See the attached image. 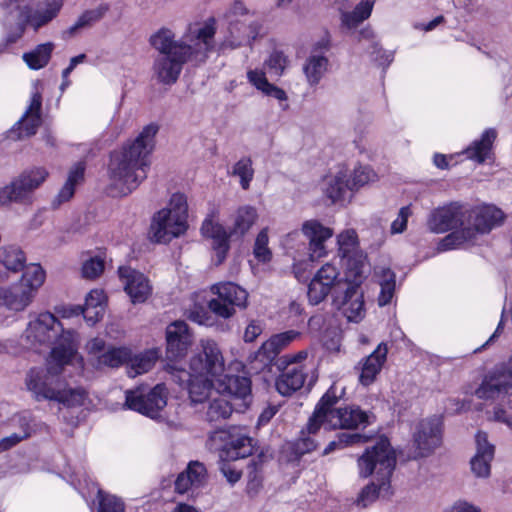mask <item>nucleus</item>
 <instances>
[{
    "label": "nucleus",
    "instance_id": "1",
    "mask_svg": "<svg viewBox=\"0 0 512 512\" xmlns=\"http://www.w3.org/2000/svg\"><path fill=\"white\" fill-rule=\"evenodd\" d=\"M216 22L209 18L190 23L184 34L176 38L167 27L158 29L150 36L151 46L159 53L153 64L156 79L165 85L174 84L185 63L203 64L215 49Z\"/></svg>",
    "mask_w": 512,
    "mask_h": 512
},
{
    "label": "nucleus",
    "instance_id": "2",
    "mask_svg": "<svg viewBox=\"0 0 512 512\" xmlns=\"http://www.w3.org/2000/svg\"><path fill=\"white\" fill-rule=\"evenodd\" d=\"M66 366L81 369L83 358L73 346L66 349L62 346H54L46 360V369L31 368L26 373L27 391L36 401H55L66 407L82 405L86 399L85 391L81 388H70L58 378Z\"/></svg>",
    "mask_w": 512,
    "mask_h": 512
},
{
    "label": "nucleus",
    "instance_id": "3",
    "mask_svg": "<svg viewBox=\"0 0 512 512\" xmlns=\"http://www.w3.org/2000/svg\"><path fill=\"white\" fill-rule=\"evenodd\" d=\"M157 132L158 126L151 123L143 128L134 141L111 154L109 175L110 192L113 196L129 195L147 177V156L154 147Z\"/></svg>",
    "mask_w": 512,
    "mask_h": 512
},
{
    "label": "nucleus",
    "instance_id": "4",
    "mask_svg": "<svg viewBox=\"0 0 512 512\" xmlns=\"http://www.w3.org/2000/svg\"><path fill=\"white\" fill-rule=\"evenodd\" d=\"M337 401L336 386L332 385L316 405L314 413L307 423L306 431H301V436L295 443L296 453H309L317 447V442L312 436L322 426L327 430H350L365 428L373 423L374 415L372 413L355 405L334 408Z\"/></svg>",
    "mask_w": 512,
    "mask_h": 512
},
{
    "label": "nucleus",
    "instance_id": "5",
    "mask_svg": "<svg viewBox=\"0 0 512 512\" xmlns=\"http://www.w3.org/2000/svg\"><path fill=\"white\" fill-rule=\"evenodd\" d=\"M203 354L190 360V370L168 365L173 379L180 385L186 384L193 404L203 403L214 395V383L220 381L224 372V359L218 345L210 339L202 340Z\"/></svg>",
    "mask_w": 512,
    "mask_h": 512
},
{
    "label": "nucleus",
    "instance_id": "6",
    "mask_svg": "<svg viewBox=\"0 0 512 512\" xmlns=\"http://www.w3.org/2000/svg\"><path fill=\"white\" fill-rule=\"evenodd\" d=\"M396 466V455L390 441L381 437L374 445L367 447L357 458V470L360 478L372 480L362 488L355 504L366 508L379 496L390 494V483Z\"/></svg>",
    "mask_w": 512,
    "mask_h": 512
},
{
    "label": "nucleus",
    "instance_id": "7",
    "mask_svg": "<svg viewBox=\"0 0 512 512\" xmlns=\"http://www.w3.org/2000/svg\"><path fill=\"white\" fill-rule=\"evenodd\" d=\"M63 0H40L33 8L29 0H3L0 4L9 16L4 21L5 36L0 52L18 42L29 26L35 32L55 19L63 7Z\"/></svg>",
    "mask_w": 512,
    "mask_h": 512
},
{
    "label": "nucleus",
    "instance_id": "8",
    "mask_svg": "<svg viewBox=\"0 0 512 512\" xmlns=\"http://www.w3.org/2000/svg\"><path fill=\"white\" fill-rule=\"evenodd\" d=\"M465 228L462 232L446 235L438 244L439 251H448L470 245L478 233H488L504 220V213L494 205L465 204Z\"/></svg>",
    "mask_w": 512,
    "mask_h": 512
},
{
    "label": "nucleus",
    "instance_id": "9",
    "mask_svg": "<svg viewBox=\"0 0 512 512\" xmlns=\"http://www.w3.org/2000/svg\"><path fill=\"white\" fill-rule=\"evenodd\" d=\"M23 340L26 348L34 351H41L55 343V346H62L65 349L73 346L78 352L76 332L64 329L62 323L50 312L30 316L23 333Z\"/></svg>",
    "mask_w": 512,
    "mask_h": 512
},
{
    "label": "nucleus",
    "instance_id": "10",
    "mask_svg": "<svg viewBox=\"0 0 512 512\" xmlns=\"http://www.w3.org/2000/svg\"><path fill=\"white\" fill-rule=\"evenodd\" d=\"M187 229V197L183 193L176 192L171 195L167 205L152 216L149 238L154 243L167 244L184 235Z\"/></svg>",
    "mask_w": 512,
    "mask_h": 512
},
{
    "label": "nucleus",
    "instance_id": "11",
    "mask_svg": "<svg viewBox=\"0 0 512 512\" xmlns=\"http://www.w3.org/2000/svg\"><path fill=\"white\" fill-rule=\"evenodd\" d=\"M226 20L227 31L218 45L220 53L250 45L252 41L262 35L261 18L256 13L247 10L242 2L234 4L232 10L226 15Z\"/></svg>",
    "mask_w": 512,
    "mask_h": 512
},
{
    "label": "nucleus",
    "instance_id": "12",
    "mask_svg": "<svg viewBox=\"0 0 512 512\" xmlns=\"http://www.w3.org/2000/svg\"><path fill=\"white\" fill-rule=\"evenodd\" d=\"M307 356V351L302 350L278 359L277 366L281 369V373L275 380V388L279 394L290 396L303 387L307 378V369L302 361Z\"/></svg>",
    "mask_w": 512,
    "mask_h": 512
},
{
    "label": "nucleus",
    "instance_id": "13",
    "mask_svg": "<svg viewBox=\"0 0 512 512\" xmlns=\"http://www.w3.org/2000/svg\"><path fill=\"white\" fill-rule=\"evenodd\" d=\"M349 283L343 280L340 270L332 263L324 264L314 274L308 285L307 297L312 305H318L326 299L329 294L332 297L341 294Z\"/></svg>",
    "mask_w": 512,
    "mask_h": 512
},
{
    "label": "nucleus",
    "instance_id": "14",
    "mask_svg": "<svg viewBox=\"0 0 512 512\" xmlns=\"http://www.w3.org/2000/svg\"><path fill=\"white\" fill-rule=\"evenodd\" d=\"M216 298L208 302V307L215 315L227 319L235 314L236 308H245L248 293L233 282H223L211 287Z\"/></svg>",
    "mask_w": 512,
    "mask_h": 512
},
{
    "label": "nucleus",
    "instance_id": "15",
    "mask_svg": "<svg viewBox=\"0 0 512 512\" xmlns=\"http://www.w3.org/2000/svg\"><path fill=\"white\" fill-rule=\"evenodd\" d=\"M512 390V351L506 360L498 363L483 377L475 396L481 400H494Z\"/></svg>",
    "mask_w": 512,
    "mask_h": 512
},
{
    "label": "nucleus",
    "instance_id": "16",
    "mask_svg": "<svg viewBox=\"0 0 512 512\" xmlns=\"http://www.w3.org/2000/svg\"><path fill=\"white\" fill-rule=\"evenodd\" d=\"M167 398L168 390L165 384L161 383L149 391L144 387L127 391L125 404L129 409L154 419L167 405Z\"/></svg>",
    "mask_w": 512,
    "mask_h": 512
},
{
    "label": "nucleus",
    "instance_id": "17",
    "mask_svg": "<svg viewBox=\"0 0 512 512\" xmlns=\"http://www.w3.org/2000/svg\"><path fill=\"white\" fill-rule=\"evenodd\" d=\"M465 204L450 202L438 206L428 214L427 229L435 234H443L448 231L462 232L465 228Z\"/></svg>",
    "mask_w": 512,
    "mask_h": 512
},
{
    "label": "nucleus",
    "instance_id": "18",
    "mask_svg": "<svg viewBox=\"0 0 512 512\" xmlns=\"http://www.w3.org/2000/svg\"><path fill=\"white\" fill-rule=\"evenodd\" d=\"M442 439L441 422L438 418L420 421L413 435L415 450L413 458L426 457L440 444Z\"/></svg>",
    "mask_w": 512,
    "mask_h": 512
},
{
    "label": "nucleus",
    "instance_id": "19",
    "mask_svg": "<svg viewBox=\"0 0 512 512\" xmlns=\"http://www.w3.org/2000/svg\"><path fill=\"white\" fill-rule=\"evenodd\" d=\"M218 211L213 210L203 221L201 233L204 237L212 240V248L215 253L216 264L223 263L230 249L229 239L235 238L230 234V229L217 221Z\"/></svg>",
    "mask_w": 512,
    "mask_h": 512
},
{
    "label": "nucleus",
    "instance_id": "20",
    "mask_svg": "<svg viewBox=\"0 0 512 512\" xmlns=\"http://www.w3.org/2000/svg\"><path fill=\"white\" fill-rule=\"evenodd\" d=\"M193 336L184 321H174L166 328V355L170 361L186 356Z\"/></svg>",
    "mask_w": 512,
    "mask_h": 512
},
{
    "label": "nucleus",
    "instance_id": "21",
    "mask_svg": "<svg viewBox=\"0 0 512 512\" xmlns=\"http://www.w3.org/2000/svg\"><path fill=\"white\" fill-rule=\"evenodd\" d=\"M301 232L309 241L308 249L311 261L318 260L327 255L325 243L333 236V229L324 226L316 219H310L303 222Z\"/></svg>",
    "mask_w": 512,
    "mask_h": 512
},
{
    "label": "nucleus",
    "instance_id": "22",
    "mask_svg": "<svg viewBox=\"0 0 512 512\" xmlns=\"http://www.w3.org/2000/svg\"><path fill=\"white\" fill-rule=\"evenodd\" d=\"M119 278L133 304L145 302L152 293L149 279L130 267H119Z\"/></svg>",
    "mask_w": 512,
    "mask_h": 512
},
{
    "label": "nucleus",
    "instance_id": "23",
    "mask_svg": "<svg viewBox=\"0 0 512 512\" xmlns=\"http://www.w3.org/2000/svg\"><path fill=\"white\" fill-rule=\"evenodd\" d=\"M41 106V94L39 92L33 93L30 105L25 114L21 117L20 120H18V122L9 132V137L11 139H21L23 137L32 136L36 133L38 127L41 124Z\"/></svg>",
    "mask_w": 512,
    "mask_h": 512
},
{
    "label": "nucleus",
    "instance_id": "24",
    "mask_svg": "<svg viewBox=\"0 0 512 512\" xmlns=\"http://www.w3.org/2000/svg\"><path fill=\"white\" fill-rule=\"evenodd\" d=\"M333 305L349 322L357 323L364 317L363 296L353 285H349L341 294L334 296Z\"/></svg>",
    "mask_w": 512,
    "mask_h": 512
},
{
    "label": "nucleus",
    "instance_id": "25",
    "mask_svg": "<svg viewBox=\"0 0 512 512\" xmlns=\"http://www.w3.org/2000/svg\"><path fill=\"white\" fill-rule=\"evenodd\" d=\"M375 2L376 0H360L352 10H348L349 1L342 0L338 7L340 27L348 31L356 29L365 20L370 18Z\"/></svg>",
    "mask_w": 512,
    "mask_h": 512
},
{
    "label": "nucleus",
    "instance_id": "26",
    "mask_svg": "<svg viewBox=\"0 0 512 512\" xmlns=\"http://www.w3.org/2000/svg\"><path fill=\"white\" fill-rule=\"evenodd\" d=\"M475 440L476 454L470 461L471 471L478 478H487L490 475L495 448L494 445L488 442L485 432L479 431Z\"/></svg>",
    "mask_w": 512,
    "mask_h": 512
},
{
    "label": "nucleus",
    "instance_id": "27",
    "mask_svg": "<svg viewBox=\"0 0 512 512\" xmlns=\"http://www.w3.org/2000/svg\"><path fill=\"white\" fill-rule=\"evenodd\" d=\"M320 186L332 203L344 200L347 192L350 191L348 169L345 166H339L335 172L323 177Z\"/></svg>",
    "mask_w": 512,
    "mask_h": 512
},
{
    "label": "nucleus",
    "instance_id": "28",
    "mask_svg": "<svg viewBox=\"0 0 512 512\" xmlns=\"http://www.w3.org/2000/svg\"><path fill=\"white\" fill-rule=\"evenodd\" d=\"M35 295L19 283L0 287V305L12 312H23L33 302Z\"/></svg>",
    "mask_w": 512,
    "mask_h": 512
},
{
    "label": "nucleus",
    "instance_id": "29",
    "mask_svg": "<svg viewBox=\"0 0 512 512\" xmlns=\"http://www.w3.org/2000/svg\"><path fill=\"white\" fill-rule=\"evenodd\" d=\"M387 344L381 342L377 348L360 362L359 382L364 386L371 385L380 373L387 359Z\"/></svg>",
    "mask_w": 512,
    "mask_h": 512
},
{
    "label": "nucleus",
    "instance_id": "30",
    "mask_svg": "<svg viewBox=\"0 0 512 512\" xmlns=\"http://www.w3.org/2000/svg\"><path fill=\"white\" fill-rule=\"evenodd\" d=\"M206 480V469L200 462H190L187 469L180 473L175 481V490L185 494L201 487Z\"/></svg>",
    "mask_w": 512,
    "mask_h": 512
},
{
    "label": "nucleus",
    "instance_id": "31",
    "mask_svg": "<svg viewBox=\"0 0 512 512\" xmlns=\"http://www.w3.org/2000/svg\"><path fill=\"white\" fill-rule=\"evenodd\" d=\"M258 219V213L255 207L251 205H241L230 215V234L236 239L244 237Z\"/></svg>",
    "mask_w": 512,
    "mask_h": 512
},
{
    "label": "nucleus",
    "instance_id": "32",
    "mask_svg": "<svg viewBox=\"0 0 512 512\" xmlns=\"http://www.w3.org/2000/svg\"><path fill=\"white\" fill-rule=\"evenodd\" d=\"M496 137V130L494 128H488L482 133L481 137L473 141L462 154H464L467 159L481 164L490 157Z\"/></svg>",
    "mask_w": 512,
    "mask_h": 512
},
{
    "label": "nucleus",
    "instance_id": "33",
    "mask_svg": "<svg viewBox=\"0 0 512 512\" xmlns=\"http://www.w3.org/2000/svg\"><path fill=\"white\" fill-rule=\"evenodd\" d=\"M300 337L301 333L296 330H288L275 334L261 345L259 353L265 358L272 360Z\"/></svg>",
    "mask_w": 512,
    "mask_h": 512
},
{
    "label": "nucleus",
    "instance_id": "34",
    "mask_svg": "<svg viewBox=\"0 0 512 512\" xmlns=\"http://www.w3.org/2000/svg\"><path fill=\"white\" fill-rule=\"evenodd\" d=\"M342 259H346L345 277L343 280L347 281L349 285L358 288L369 272L366 254L364 252L356 253Z\"/></svg>",
    "mask_w": 512,
    "mask_h": 512
},
{
    "label": "nucleus",
    "instance_id": "35",
    "mask_svg": "<svg viewBox=\"0 0 512 512\" xmlns=\"http://www.w3.org/2000/svg\"><path fill=\"white\" fill-rule=\"evenodd\" d=\"M252 452V439L241 434L230 437L220 452V458L222 461H235L250 456Z\"/></svg>",
    "mask_w": 512,
    "mask_h": 512
},
{
    "label": "nucleus",
    "instance_id": "36",
    "mask_svg": "<svg viewBox=\"0 0 512 512\" xmlns=\"http://www.w3.org/2000/svg\"><path fill=\"white\" fill-rule=\"evenodd\" d=\"M209 399L210 402L206 412V420L208 422L217 424L231 416L233 407L227 394L217 388V391Z\"/></svg>",
    "mask_w": 512,
    "mask_h": 512
},
{
    "label": "nucleus",
    "instance_id": "37",
    "mask_svg": "<svg viewBox=\"0 0 512 512\" xmlns=\"http://www.w3.org/2000/svg\"><path fill=\"white\" fill-rule=\"evenodd\" d=\"M84 172V162H77L71 167L66 182L52 202L54 208L59 207L61 204L69 201L73 197L76 186L84 179Z\"/></svg>",
    "mask_w": 512,
    "mask_h": 512
},
{
    "label": "nucleus",
    "instance_id": "38",
    "mask_svg": "<svg viewBox=\"0 0 512 512\" xmlns=\"http://www.w3.org/2000/svg\"><path fill=\"white\" fill-rule=\"evenodd\" d=\"M374 277L377 284L380 286L378 295L379 306L389 304L395 293L396 288V275L389 267H377L374 271Z\"/></svg>",
    "mask_w": 512,
    "mask_h": 512
},
{
    "label": "nucleus",
    "instance_id": "39",
    "mask_svg": "<svg viewBox=\"0 0 512 512\" xmlns=\"http://www.w3.org/2000/svg\"><path fill=\"white\" fill-rule=\"evenodd\" d=\"M221 392L236 398H240L243 401L251 394V381L247 377L222 375L220 381H218Z\"/></svg>",
    "mask_w": 512,
    "mask_h": 512
},
{
    "label": "nucleus",
    "instance_id": "40",
    "mask_svg": "<svg viewBox=\"0 0 512 512\" xmlns=\"http://www.w3.org/2000/svg\"><path fill=\"white\" fill-rule=\"evenodd\" d=\"M0 264L13 273L22 271L26 264L25 253L17 245L2 246L0 247Z\"/></svg>",
    "mask_w": 512,
    "mask_h": 512
},
{
    "label": "nucleus",
    "instance_id": "41",
    "mask_svg": "<svg viewBox=\"0 0 512 512\" xmlns=\"http://www.w3.org/2000/svg\"><path fill=\"white\" fill-rule=\"evenodd\" d=\"M328 59L324 55L312 54L303 65V73L310 86H316L327 71Z\"/></svg>",
    "mask_w": 512,
    "mask_h": 512
},
{
    "label": "nucleus",
    "instance_id": "42",
    "mask_svg": "<svg viewBox=\"0 0 512 512\" xmlns=\"http://www.w3.org/2000/svg\"><path fill=\"white\" fill-rule=\"evenodd\" d=\"M53 50L52 42L39 44L33 50L24 53L22 59L30 69L39 70L49 63Z\"/></svg>",
    "mask_w": 512,
    "mask_h": 512
},
{
    "label": "nucleus",
    "instance_id": "43",
    "mask_svg": "<svg viewBox=\"0 0 512 512\" xmlns=\"http://www.w3.org/2000/svg\"><path fill=\"white\" fill-rule=\"evenodd\" d=\"M24 272L18 282L36 296L39 288L44 284L46 273L40 264L25 265Z\"/></svg>",
    "mask_w": 512,
    "mask_h": 512
},
{
    "label": "nucleus",
    "instance_id": "44",
    "mask_svg": "<svg viewBox=\"0 0 512 512\" xmlns=\"http://www.w3.org/2000/svg\"><path fill=\"white\" fill-rule=\"evenodd\" d=\"M159 356L158 349H149L133 357L130 356L128 359L130 361L129 375L135 377L148 372L153 368Z\"/></svg>",
    "mask_w": 512,
    "mask_h": 512
},
{
    "label": "nucleus",
    "instance_id": "45",
    "mask_svg": "<svg viewBox=\"0 0 512 512\" xmlns=\"http://www.w3.org/2000/svg\"><path fill=\"white\" fill-rule=\"evenodd\" d=\"M130 358V350L125 347H110L97 356L94 362L96 368H116L124 364Z\"/></svg>",
    "mask_w": 512,
    "mask_h": 512
},
{
    "label": "nucleus",
    "instance_id": "46",
    "mask_svg": "<svg viewBox=\"0 0 512 512\" xmlns=\"http://www.w3.org/2000/svg\"><path fill=\"white\" fill-rule=\"evenodd\" d=\"M338 253L341 258L363 253L359 248L358 235L354 229H346L337 235Z\"/></svg>",
    "mask_w": 512,
    "mask_h": 512
},
{
    "label": "nucleus",
    "instance_id": "47",
    "mask_svg": "<svg viewBox=\"0 0 512 512\" xmlns=\"http://www.w3.org/2000/svg\"><path fill=\"white\" fill-rule=\"evenodd\" d=\"M109 7L107 4H101L98 7L83 12L76 22L69 27L67 33L69 36L74 35L78 30L88 27L91 24L99 21L108 11Z\"/></svg>",
    "mask_w": 512,
    "mask_h": 512
},
{
    "label": "nucleus",
    "instance_id": "48",
    "mask_svg": "<svg viewBox=\"0 0 512 512\" xmlns=\"http://www.w3.org/2000/svg\"><path fill=\"white\" fill-rule=\"evenodd\" d=\"M369 440V437L359 433H339L335 440L331 441L323 451V454L327 455L337 449H343L348 446L355 444L365 443Z\"/></svg>",
    "mask_w": 512,
    "mask_h": 512
},
{
    "label": "nucleus",
    "instance_id": "49",
    "mask_svg": "<svg viewBox=\"0 0 512 512\" xmlns=\"http://www.w3.org/2000/svg\"><path fill=\"white\" fill-rule=\"evenodd\" d=\"M231 174L240 179V186L243 190L249 189L254 177L252 160L249 157H242L233 165Z\"/></svg>",
    "mask_w": 512,
    "mask_h": 512
},
{
    "label": "nucleus",
    "instance_id": "50",
    "mask_svg": "<svg viewBox=\"0 0 512 512\" xmlns=\"http://www.w3.org/2000/svg\"><path fill=\"white\" fill-rule=\"evenodd\" d=\"M350 180V192L357 191L361 187L377 180V174L369 166H358L354 169L353 174H348Z\"/></svg>",
    "mask_w": 512,
    "mask_h": 512
},
{
    "label": "nucleus",
    "instance_id": "51",
    "mask_svg": "<svg viewBox=\"0 0 512 512\" xmlns=\"http://www.w3.org/2000/svg\"><path fill=\"white\" fill-rule=\"evenodd\" d=\"M92 490H96L99 509L98 512H124V503L114 495L105 494L102 490L98 489L94 483Z\"/></svg>",
    "mask_w": 512,
    "mask_h": 512
},
{
    "label": "nucleus",
    "instance_id": "52",
    "mask_svg": "<svg viewBox=\"0 0 512 512\" xmlns=\"http://www.w3.org/2000/svg\"><path fill=\"white\" fill-rule=\"evenodd\" d=\"M19 176L30 186L33 191L39 189L49 177V172L44 167H32L22 171Z\"/></svg>",
    "mask_w": 512,
    "mask_h": 512
},
{
    "label": "nucleus",
    "instance_id": "53",
    "mask_svg": "<svg viewBox=\"0 0 512 512\" xmlns=\"http://www.w3.org/2000/svg\"><path fill=\"white\" fill-rule=\"evenodd\" d=\"M268 242V230L264 228L258 233L253 249L255 258L263 263L269 262L272 257L271 250L268 247Z\"/></svg>",
    "mask_w": 512,
    "mask_h": 512
},
{
    "label": "nucleus",
    "instance_id": "54",
    "mask_svg": "<svg viewBox=\"0 0 512 512\" xmlns=\"http://www.w3.org/2000/svg\"><path fill=\"white\" fill-rule=\"evenodd\" d=\"M11 183L15 190L17 204H30L33 202L35 191H33L19 175L13 178Z\"/></svg>",
    "mask_w": 512,
    "mask_h": 512
},
{
    "label": "nucleus",
    "instance_id": "55",
    "mask_svg": "<svg viewBox=\"0 0 512 512\" xmlns=\"http://www.w3.org/2000/svg\"><path fill=\"white\" fill-rule=\"evenodd\" d=\"M288 58L280 51H274L270 54L265 64L270 72L276 76H281L288 66Z\"/></svg>",
    "mask_w": 512,
    "mask_h": 512
},
{
    "label": "nucleus",
    "instance_id": "56",
    "mask_svg": "<svg viewBox=\"0 0 512 512\" xmlns=\"http://www.w3.org/2000/svg\"><path fill=\"white\" fill-rule=\"evenodd\" d=\"M104 270V261L96 256L83 263L82 275L86 279H95L102 274Z\"/></svg>",
    "mask_w": 512,
    "mask_h": 512
},
{
    "label": "nucleus",
    "instance_id": "57",
    "mask_svg": "<svg viewBox=\"0 0 512 512\" xmlns=\"http://www.w3.org/2000/svg\"><path fill=\"white\" fill-rule=\"evenodd\" d=\"M411 215L412 210L409 205L400 208L397 217L391 223L390 233L392 235L403 233L407 228L408 219Z\"/></svg>",
    "mask_w": 512,
    "mask_h": 512
},
{
    "label": "nucleus",
    "instance_id": "58",
    "mask_svg": "<svg viewBox=\"0 0 512 512\" xmlns=\"http://www.w3.org/2000/svg\"><path fill=\"white\" fill-rule=\"evenodd\" d=\"M105 311H100L96 307L90 305H84V307H76L73 309V313L79 315L82 314L88 325H95L100 319H102Z\"/></svg>",
    "mask_w": 512,
    "mask_h": 512
},
{
    "label": "nucleus",
    "instance_id": "59",
    "mask_svg": "<svg viewBox=\"0 0 512 512\" xmlns=\"http://www.w3.org/2000/svg\"><path fill=\"white\" fill-rule=\"evenodd\" d=\"M247 79L251 85L261 92L271 84L268 82L265 72L259 69L249 70Z\"/></svg>",
    "mask_w": 512,
    "mask_h": 512
},
{
    "label": "nucleus",
    "instance_id": "60",
    "mask_svg": "<svg viewBox=\"0 0 512 512\" xmlns=\"http://www.w3.org/2000/svg\"><path fill=\"white\" fill-rule=\"evenodd\" d=\"M85 305H90L96 307L98 310L100 309V311H105L106 296L104 291L101 289L91 290L86 297Z\"/></svg>",
    "mask_w": 512,
    "mask_h": 512
},
{
    "label": "nucleus",
    "instance_id": "61",
    "mask_svg": "<svg viewBox=\"0 0 512 512\" xmlns=\"http://www.w3.org/2000/svg\"><path fill=\"white\" fill-rule=\"evenodd\" d=\"M32 417L29 413H20L15 415L12 418V423L20 428L19 432H16L17 434H27V438L32 433Z\"/></svg>",
    "mask_w": 512,
    "mask_h": 512
},
{
    "label": "nucleus",
    "instance_id": "62",
    "mask_svg": "<svg viewBox=\"0 0 512 512\" xmlns=\"http://www.w3.org/2000/svg\"><path fill=\"white\" fill-rule=\"evenodd\" d=\"M11 203H17V197L11 181L0 186V207L9 206Z\"/></svg>",
    "mask_w": 512,
    "mask_h": 512
},
{
    "label": "nucleus",
    "instance_id": "63",
    "mask_svg": "<svg viewBox=\"0 0 512 512\" xmlns=\"http://www.w3.org/2000/svg\"><path fill=\"white\" fill-rule=\"evenodd\" d=\"M492 419L505 424L512 430V414L501 406L498 405L494 407Z\"/></svg>",
    "mask_w": 512,
    "mask_h": 512
},
{
    "label": "nucleus",
    "instance_id": "64",
    "mask_svg": "<svg viewBox=\"0 0 512 512\" xmlns=\"http://www.w3.org/2000/svg\"><path fill=\"white\" fill-rule=\"evenodd\" d=\"M450 512H482V510L467 500L459 499L452 504Z\"/></svg>",
    "mask_w": 512,
    "mask_h": 512
}]
</instances>
